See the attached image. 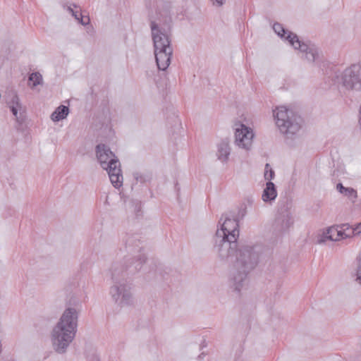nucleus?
I'll return each mask as SVG.
<instances>
[{
  "instance_id": "15",
  "label": "nucleus",
  "mask_w": 361,
  "mask_h": 361,
  "mask_svg": "<svg viewBox=\"0 0 361 361\" xmlns=\"http://www.w3.org/2000/svg\"><path fill=\"white\" fill-rule=\"evenodd\" d=\"M69 107L65 105L59 106L51 115V118L54 122L65 119L69 114Z\"/></svg>"
},
{
  "instance_id": "8",
  "label": "nucleus",
  "mask_w": 361,
  "mask_h": 361,
  "mask_svg": "<svg viewBox=\"0 0 361 361\" xmlns=\"http://www.w3.org/2000/svg\"><path fill=\"white\" fill-rule=\"evenodd\" d=\"M334 83L341 84L346 90L361 91V63L345 68L341 75L335 73Z\"/></svg>"
},
{
  "instance_id": "12",
  "label": "nucleus",
  "mask_w": 361,
  "mask_h": 361,
  "mask_svg": "<svg viewBox=\"0 0 361 361\" xmlns=\"http://www.w3.org/2000/svg\"><path fill=\"white\" fill-rule=\"evenodd\" d=\"M9 109L16 117L19 125H23L25 121V112L23 110L22 104L17 94H15L9 102Z\"/></svg>"
},
{
  "instance_id": "10",
  "label": "nucleus",
  "mask_w": 361,
  "mask_h": 361,
  "mask_svg": "<svg viewBox=\"0 0 361 361\" xmlns=\"http://www.w3.org/2000/svg\"><path fill=\"white\" fill-rule=\"evenodd\" d=\"M254 133L251 128L243 123H240L239 127L235 129V143L239 147L249 149L252 143Z\"/></svg>"
},
{
  "instance_id": "34",
  "label": "nucleus",
  "mask_w": 361,
  "mask_h": 361,
  "mask_svg": "<svg viewBox=\"0 0 361 361\" xmlns=\"http://www.w3.org/2000/svg\"><path fill=\"white\" fill-rule=\"evenodd\" d=\"M204 356V354L202 353H201L200 355H198V359L199 360H201L203 358V357Z\"/></svg>"
},
{
  "instance_id": "30",
  "label": "nucleus",
  "mask_w": 361,
  "mask_h": 361,
  "mask_svg": "<svg viewBox=\"0 0 361 361\" xmlns=\"http://www.w3.org/2000/svg\"><path fill=\"white\" fill-rule=\"evenodd\" d=\"M214 4H216L218 6H221L225 2V0H211Z\"/></svg>"
},
{
  "instance_id": "18",
  "label": "nucleus",
  "mask_w": 361,
  "mask_h": 361,
  "mask_svg": "<svg viewBox=\"0 0 361 361\" xmlns=\"http://www.w3.org/2000/svg\"><path fill=\"white\" fill-rule=\"evenodd\" d=\"M133 178H135L136 183L138 182L141 183H145L150 181L152 176L148 173H142L140 172H134Z\"/></svg>"
},
{
  "instance_id": "27",
  "label": "nucleus",
  "mask_w": 361,
  "mask_h": 361,
  "mask_svg": "<svg viewBox=\"0 0 361 361\" xmlns=\"http://www.w3.org/2000/svg\"><path fill=\"white\" fill-rule=\"evenodd\" d=\"M245 214H246V207H244L243 208H240L239 209L238 216H240V218L243 219L245 216Z\"/></svg>"
},
{
  "instance_id": "5",
  "label": "nucleus",
  "mask_w": 361,
  "mask_h": 361,
  "mask_svg": "<svg viewBox=\"0 0 361 361\" xmlns=\"http://www.w3.org/2000/svg\"><path fill=\"white\" fill-rule=\"evenodd\" d=\"M95 151L98 161L102 168L107 171L112 185L119 188L123 184V175L118 157L105 144H98Z\"/></svg>"
},
{
  "instance_id": "21",
  "label": "nucleus",
  "mask_w": 361,
  "mask_h": 361,
  "mask_svg": "<svg viewBox=\"0 0 361 361\" xmlns=\"http://www.w3.org/2000/svg\"><path fill=\"white\" fill-rule=\"evenodd\" d=\"M71 15L79 21L80 23H81L82 25H86L89 24L90 23V18L89 17L84 18L81 13H79L78 11H74L73 13H71Z\"/></svg>"
},
{
  "instance_id": "26",
  "label": "nucleus",
  "mask_w": 361,
  "mask_h": 361,
  "mask_svg": "<svg viewBox=\"0 0 361 361\" xmlns=\"http://www.w3.org/2000/svg\"><path fill=\"white\" fill-rule=\"evenodd\" d=\"M157 271H159V274L163 277L164 279H168L165 275H168L171 269L166 267L162 270L161 267H159Z\"/></svg>"
},
{
  "instance_id": "36",
  "label": "nucleus",
  "mask_w": 361,
  "mask_h": 361,
  "mask_svg": "<svg viewBox=\"0 0 361 361\" xmlns=\"http://www.w3.org/2000/svg\"><path fill=\"white\" fill-rule=\"evenodd\" d=\"M7 361H15V360H7Z\"/></svg>"
},
{
  "instance_id": "29",
  "label": "nucleus",
  "mask_w": 361,
  "mask_h": 361,
  "mask_svg": "<svg viewBox=\"0 0 361 361\" xmlns=\"http://www.w3.org/2000/svg\"><path fill=\"white\" fill-rule=\"evenodd\" d=\"M62 6L63 7L65 8H66L67 11L70 13H74V10L71 8V6H68L66 7L65 3H63L62 4Z\"/></svg>"
},
{
  "instance_id": "22",
  "label": "nucleus",
  "mask_w": 361,
  "mask_h": 361,
  "mask_svg": "<svg viewBox=\"0 0 361 361\" xmlns=\"http://www.w3.org/2000/svg\"><path fill=\"white\" fill-rule=\"evenodd\" d=\"M275 176L274 171L271 168L269 164H266L264 168V178L268 181H271Z\"/></svg>"
},
{
  "instance_id": "20",
  "label": "nucleus",
  "mask_w": 361,
  "mask_h": 361,
  "mask_svg": "<svg viewBox=\"0 0 361 361\" xmlns=\"http://www.w3.org/2000/svg\"><path fill=\"white\" fill-rule=\"evenodd\" d=\"M132 207H133V211L137 219L141 217L142 216V202L139 200H132L130 202Z\"/></svg>"
},
{
  "instance_id": "32",
  "label": "nucleus",
  "mask_w": 361,
  "mask_h": 361,
  "mask_svg": "<svg viewBox=\"0 0 361 361\" xmlns=\"http://www.w3.org/2000/svg\"><path fill=\"white\" fill-rule=\"evenodd\" d=\"M173 122H175L176 123H180V121L178 118V116L176 115L175 114H173Z\"/></svg>"
},
{
  "instance_id": "3",
  "label": "nucleus",
  "mask_w": 361,
  "mask_h": 361,
  "mask_svg": "<svg viewBox=\"0 0 361 361\" xmlns=\"http://www.w3.org/2000/svg\"><path fill=\"white\" fill-rule=\"evenodd\" d=\"M79 304L78 298L71 297L67 303L68 307L53 329L52 343L54 349L58 353H64L75 336L79 314L76 307Z\"/></svg>"
},
{
  "instance_id": "17",
  "label": "nucleus",
  "mask_w": 361,
  "mask_h": 361,
  "mask_svg": "<svg viewBox=\"0 0 361 361\" xmlns=\"http://www.w3.org/2000/svg\"><path fill=\"white\" fill-rule=\"evenodd\" d=\"M328 239L332 241H338V230L337 226L329 227L326 232L324 233L319 239H318V243H322L325 242V240Z\"/></svg>"
},
{
  "instance_id": "2",
  "label": "nucleus",
  "mask_w": 361,
  "mask_h": 361,
  "mask_svg": "<svg viewBox=\"0 0 361 361\" xmlns=\"http://www.w3.org/2000/svg\"><path fill=\"white\" fill-rule=\"evenodd\" d=\"M215 247L221 260L234 262L230 275V283L234 290L240 292L245 288L249 283V274L259 261V252L256 250V246L238 247V238H235V235L228 238L221 236L218 231Z\"/></svg>"
},
{
  "instance_id": "23",
  "label": "nucleus",
  "mask_w": 361,
  "mask_h": 361,
  "mask_svg": "<svg viewBox=\"0 0 361 361\" xmlns=\"http://www.w3.org/2000/svg\"><path fill=\"white\" fill-rule=\"evenodd\" d=\"M342 228L344 229L343 232L346 238L355 235L354 228L351 227L348 224H342Z\"/></svg>"
},
{
  "instance_id": "9",
  "label": "nucleus",
  "mask_w": 361,
  "mask_h": 361,
  "mask_svg": "<svg viewBox=\"0 0 361 361\" xmlns=\"http://www.w3.org/2000/svg\"><path fill=\"white\" fill-rule=\"evenodd\" d=\"M224 219L221 225V231H219V235L225 236L226 238L235 235V238L239 237V224L238 218L234 214L226 213L222 214L220 221Z\"/></svg>"
},
{
  "instance_id": "16",
  "label": "nucleus",
  "mask_w": 361,
  "mask_h": 361,
  "mask_svg": "<svg viewBox=\"0 0 361 361\" xmlns=\"http://www.w3.org/2000/svg\"><path fill=\"white\" fill-rule=\"evenodd\" d=\"M336 189L340 193L348 197L353 202H355L357 197V191L355 189L353 188H345L341 183H338L336 185Z\"/></svg>"
},
{
  "instance_id": "31",
  "label": "nucleus",
  "mask_w": 361,
  "mask_h": 361,
  "mask_svg": "<svg viewBox=\"0 0 361 361\" xmlns=\"http://www.w3.org/2000/svg\"><path fill=\"white\" fill-rule=\"evenodd\" d=\"M88 361H100L99 357L97 356H92L88 359Z\"/></svg>"
},
{
  "instance_id": "33",
  "label": "nucleus",
  "mask_w": 361,
  "mask_h": 361,
  "mask_svg": "<svg viewBox=\"0 0 361 361\" xmlns=\"http://www.w3.org/2000/svg\"><path fill=\"white\" fill-rule=\"evenodd\" d=\"M207 346V344L205 343V341H204L202 344H201V348H204V347H206Z\"/></svg>"
},
{
  "instance_id": "19",
  "label": "nucleus",
  "mask_w": 361,
  "mask_h": 361,
  "mask_svg": "<svg viewBox=\"0 0 361 361\" xmlns=\"http://www.w3.org/2000/svg\"><path fill=\"white\" fill-rule=\"evenodd\" d=\"M30 82H32V87H35L42 82V76L39 72L32 73L28 78Z\"/></svg>"
},
{
  "instance_id": "14",
  "label": "nucleus",
  "mask_w": 361,
  "mask_h": 361,
  "mask_svg": "<svg viewBox=\"0 0 361 361\" xmlns=\"http://www.w3.org/2000/svg\"><path fill=\"white\" fill-rule=\"evenodd\" d=\"M231 148L229 147V142L227 139L221 140L218 145L217 153L218 159L222 162L227 161L230 155Z\"/></svg>"
},
{
  "instance_id": "7",
  "label": "nucleus",
  "mask_w": 361,
  "mask_h": 361,
  "mask_svg": "<svg viewBox=\"0 0 361 361\" xmlns=\"http://www.w3.org/2000/svg\"><path fill=\"white\" fill-rule=\"evenodd\" d=\"M273 115L280 132L287 138L296 134L303 123L300 115L285 106L277 107L273 111Z\"/></svg>"
},
{
  "instance_id": "13",
  "label": "nucleus",
  "mask_w": 361,
  "mask_h": 361,
  "mask_svg": "<svg viewBox=\"0 0 361 361\" xmlns=\"http://www.w3.org/2000/svg\"><path fill=\"white\" fill-rule=\"evenodd\" d=\"M276 197L277 190L275 184L271 181L267 182L262 195V200L265 202H271Z\"/></svg>"
},
{
  "instance_id": "6",
  "label": "nucleus",
  "mask_w": 361,
  "mask_h": 361,
  "mask_svg": "<svg viewBox=\"0 0 361 361\" xmlns=\"http://www.w3.org/2000/svg\"><path fill=\"white\" fill-rule=\"evenodd\" d=\"M273 30L281 38H285L295 49H298L303 54L305 58L309 63L317 62L319 57L318 47L310 42H305L299 39L298 36L287 30L279 23H275Z\"/></svg>"
},
{
  "instance_id": "24",
  "label": "nucleus",
  "mask_w": 361,
  "mask_h": 361,
  "mask_svg": "<svg viewBox=\"0 0 361 361\" xmlns=\"http://www.w3.org/2000/svg\"><path fill=\"white\" fill-rule=\"evenodd\" d=\"M357 267L356 270V279L355 281L361 285V253L357 257Z\"/></svg>"
},
{
  "instance_id": "25",
  "label": "nucleus",
  "mask_w": 361,
  "mask_h": 361,
  "mask_svg": "<svg viewBox=\"0 0 361 361\" xmlns=\"http://www.w3.org/2000/svg\"><path fill=\"white\" fill-rule=\"evenodd\" d=\"M337 230H338V240L346 238L345 236V233L343 232L344 229H343V228H342V224L337 226Z\"/></svg>"
},
{
  "instance_id": "28",
  "label": "nucleus",
  "mask_w": 361,
  "mask_h": 361,
  "mask_svg": "<svg viewBox=\"0 0 361 361\" xmlns=\"http://www.w3.org/2000/svg\"><path fill=\"white\" fill-rule=\"evenodd\" d=\"M354 231L355 235L361 233V222L356 225V226L354 228Z\"/></svg>"
},
{
  "instance_id": "1",
  "label": "nucleus",
  "mask_w": 361,
  "mask_h": 361,
  "mask_svg": "<svg viewBox=\"0 0 361 361\" xmlns=\"http://www.w3.org/2000/svg\"><path fill=\"white\" fill-rule=\"evenodd\" d=\"M123 242L128 255L123 261L112 264L111 279L114 284L110 288L113 300L121 307L133 304L132 283L127 279L138 273L147 261L143 242L138 233H126Z\"/></svg>"
},
{
  "instance_id": "11",
  "label": "nucleus",
  "mask_w": 361,
  "mask_h": 361,
  "mask_svg": "<svg viewBox=\"0 0 361 361\" xmlns=\"http://www.w3.org/2000/svg\"><path fill=\"white\" fill-rule=\"evenodd\" d=\"M292 216L288 210L279 212L273 224V229L276 235H282L286 233L293 224Z\"/></svg>"
},
{
  "instance_id": "35",
  "label": "nucleus",
  "mask_w": 361,
  "mask_h": 361,
  "mask_svg": "<svg viewBox=\"0 0 361 361\" xmlns=\"http://www.w3.org/2000/svg\"><path fill=\"white\" fill-rule=\"evenodd\" d=\"M72 6H73L74 8H77V7H78V6H77V5H76V4H72Z\"/></svg>"
},
{
  "instance_id": "4",
  "label": "nucleus",
  "mask_w": 361,
  "mask_h": 361,
  "mask_svg": "<svg viewBox=\"0 0 361 361\" xmlns=\"http://www.w3.org/2000/svg\"><path fill=\"white\" fill-rule=\"evenodd\" d=\"M171 18L165 19L164 23L152 20L150 28L154 47V55L159 70L166 71L171 63L173 48L171 47Z\"/></svg>"
}]
</instances>
